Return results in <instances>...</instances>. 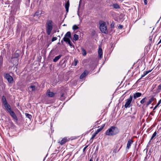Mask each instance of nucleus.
<instances>
[{
	"label": "nucleus",
	"instance_id": "nucleus-38",
	"mask_svg": "<svg viewBox=\"0 0 161 161\" xmlns=\"http://www.w3.org/2000/svg\"><path fill=\"white\" fill-rule=\"evenodd\" d=\"M88 147V145H87V146H86V147H84V148H83V151L84 153H85L86 149L87 147Z\"/></svg>",
	"mask_w": 161,
	"mask_h": 161
},
{
	"label": "nucleus",
	"instance_id": "nucleus-29",
	"mask_svg": "<svg viewBox=\"0 0 161 161\" xmlns=\"http://www.w3.org/2000/svg\"><path fill=\"white\" fill-rule=\"evenodd\" d=\"M78 27L76 25H74L72 27V29L75 31L78 29Z\"/></svg>",
	"mask_w": 161,
	"mask_h": 161
},
{
	"label": "nucleus",
	"instance_id": "nucleus-48",
	"mask_svg": "<svg viewBox=\"0 0 161 161\" xmlns=\"http://www.w3.org/2000/svg\"><path fill=\"white\" fill-rule=\"evenodd\" d=\"M11 19H14V18L13 17H11Z\"/></svg>",
	"mask_w": 161,
	"mask_h": 161
},
{
	"label": "nucleus",
	"instance_id": "nucleus-41",
	"mask_svg": "<svg viewBox=\"0 0 161 161\" xmlns=\"http://www.w3.org/2000/svg\"><path fill=\"white\" fill-rule=\"evenodd\" d=\"M146 75H145V74H144L143 75H142L141 76V78L139 79V80H140L141 79H142V78L143 77H144Z\"/></svg>",
	"mask_w": 161,
	"mask_h": 161
},
{
	"label": "nucleus",
	"instance_id": "nucleus-14",
	"mask_svg": "<svg viewBox=\"0 0 161 161\" xmlns=\"http://www.w3.org/2000/svg\"><path fill=\"white\" fill-rule=\"evenodd\" d=\"M105 124H103L102 125H101V127L100 128H98L95 131V132L97 134H98L99 132L101 130L103 129V128L105 126Z\"/></svg>",
	"mask_w": 161,
	"mask_h": 161
},
{
	"label": "nucleus",
	"instance_id": "nucleus-53",
	"mask_svg": "<svg viewBox=\"0 0 161 161\" xmlns=\"http://www.w3.org/2000/svg\"><path fill=\"white\" fill-rule=\"evenodd\" d=\"M80 22L82 21V19H80Z\"/></svg>",
	"mask_w": 161,
	"mask_h": 161
},
{
	"label": "nucleus",
	"instance_id": "nucleus-50",
	"mask_svg": "<svg viewBox=\"0 0 161 161\" xmlns=\"http://www.w3.org/2000/svg\"><path fill=\"white\" fill-rule=\"evenodd\" d=\"M149 40H150L151 41L152 40V39L150 38V37H149Z\"/></svg>",
	"mask_w": 161,
	"mask_h": 161
},
{
	"label": "nucleus",
	"instance_id": "nucleus-25",
	"mask_svg": "<svg viewBox=\"0 0 161 161\" xmlns=\"http://www.w3.org/2000/svg\"><path fill=\"white\" fill-rule=\"evenodd\" d=\"M161 103V99L159 100L158 103L157 105L154 107L153 109V110H154L156 109V108L158 107L159 105Z\"/></svg>",
	"mask_w": 161,
	"mask_h": 161
},
{
	"label": "nucleus",
	"instance_id": "nucleus-16",
	"mask_svg": "<svg viewBox=\"0 0 161 161\" xmlns=\"http://www.w3.org/2000/svg\"><path fill=\"white\" fill-rule=\"evenodd\" d=\"M88 74V72L87 71H84L80 75V79H82L85 77Z\"/></svg>",
	"mask_w": 161,
	"mask_h": 161
},
{
	"label": "nucleus",
	"instance_id": "nucleus-4",
	"mask_svg": "<svg viewBox=\"0 0 161 161\" xmlns=\"http://www.w3.org/2000/svg\"><path fill=\"white\" fill-rule=\"evenodd\" d=\"M46 32L47 34L50 35L53 29V22L51 20L47 21L46 24Z\"/></svg>",
	"mask_w": 161,
	"mask_h": 161
},
{
	"label": "nucleus",
	"instance_id": "nucleus-28",
	"mask_svg": "<svg viewBox=\"0 0 161 161\" xmlns=\"http://www.w3.org/2000/svg\"><path fill=\"white\" fill-rule=\"evenodd\" d=\"M25 115L26 117L28 118H29V119H31L32 116L31 115L28 113H25Z\"/></svg>",
	"mask_w": 161,
	"mask_h": 161
},
{
	"label": "nucleus",
	"instance_id": "nucleus-8",
	"mask_svg": "<svg viewBox=\"0 0 161 161\" xmlns=\"http://www.w3.org/2000/svg\"><path fill=\"white\" fill-rule=\"evenodd\" d=\"M37 89V87L35 85H31L28 88L29 93L35 92Z\"/></svg>",
	"mask_w": 161,
	"mask_h": 161
},
{
	"label": "nucleus",
	"instance_id": "nucleus-49",
	"mask_svg": "<svg viewBox=\"0 0 161 161\" xmlns=\"http://www.w3.org/2000/svg\"><path fill=\"white\" fill-rule=\"evenodd\" d=\"M61 42L62 43H63V41L62 40H61Z\"/></svg>",
	"mask_w": 161,
	"mask_h": 161
},
{
	"label": "nucleus",
	"instance_id": "nucleus-7",
	"mask_svg": "<svg viewBox=\"0 0 161 161\" xmlns=\"http://www.w3.org/2000/svg\"><path fill=\"white\" fill-rule=\"evenodd\" d=\"M133 96L130 95L129 98H128L126 102V103L124 105L125 108H130V103L132 101Z\"/></svg>",
	"mask_w": 161,
	"mask_h": 161
},
{
	"label": "nucleus",
	"instance_id": "nucleus-51",
	"mask_svg": "<svg viewBox=\"0 0 161 161\" xmlns=\"http://www.w3.org/2000/svg\"><path fill=\"white\" fill-rule=\"evenodd\" d=\"M98 149V147H97L96 150H97V149Z\"/></svg>",
	"mask_w": 161,
	"mask_h": 161
},
{
	"label": "nucleus",
	"instance_id": "nucleus-1",
	"mask_svg": "<svg viewBox=\"0 0 161 161\" xmlns=\"http://www.w3.org/2000/svg\"><path fill=\"white\" fill-rule=\"evenodd\" d=\"M1 101L6 110L16 121H17L18 120L17 117L14 112L12 110L11 106L8 103L5 96H2Z\"/></svg>",
	"mask_w": 161,
	"mask_h": 161
},
{
	"label": "nucleus",
	"instance_id": "nucleus-24",
	"mask_svg": "<svg viewBox=\"0 0 161 161\" xmlns=\"http://www.w3.org/2000/svg\"><path fill=\"white\" fill-rule=\"evenodd\" d=\"M81 50L82 51V54L83 56H85L86 54V50L83 48H81Z\"/></svg>",
	"mask_w": 161,
	"mask_h": 161
},
{
	"label": "nucleus",
	"instance_id": "nucleus-3",
	"mask_svg": "<svg viewBox=\"0 0 161 161\" xmlns=\"http://www.w3.org/2000/svg\"><path fill=\"white\" fill-rule=\"evenodd\" d=\"M14 3L11 11L13 15H15L17 11L19 10V6L22 0H13Z\"/></svg>",
	"mask_w": 161,
	"mask_h": 161
},
{
	"label": "nucleus",
	"instance_id": "nucleus-47",
	"mask_svg": "<svg viewBox=\"0 0 161 161\" xmlns=\"http://www.w3.org/2000/svg\"><path fill=\"white\" fill-rule=\"evenodd\" d=\"M89 161H93V160H92V159H91L89 160Z\"/></svg>",
	"mask_w": 161,
	"mask_h": 161
},
{
	"label": "nucleus",
	"instance_id": "nucleus-32",
	"mask_svg": "<svg viewBox=\"0 0 161 161\" xmlns=\"http://www.w3.org/2000/svg\"><path fill=\"white\" fill-rule=\"evenodd\" d=\"M97 134L95 132L92 135V137H91V139H93Z\"/></svg>",
	"mask_w": 161,
	"mask_h": 161
},
{
	"label": "nucleus",
	"instance_id": "nucleus-26",
	"mask_svg": "<svg viewBox=\"0 0 161 161\" xmlns=\"http://www.w3.org/2000/svg\"><path fill=\"white\" fill-rule=\"evenodd\" d=\"M65 37H68L69 38L71 37V33L69 31H68L67 32V33L65 35Z\"/></svg>",
	"mask_w": 161,
	"mask_h": 161
},
{
	"label": "nucleus",
	"instance_id": "nucleus-2",
	"mask_svg": "<svg viewBox=\"0 0 161 161\" xmlns=\"http://www.w3.org/2000/svg\"><path fill=\"white\" fill-rule=\"evenodd\" d=\"M119 132V130L117 127L112 126L106 131L105 134L108 136H113Z\"/></svg>",
	"mask_w": 161,
	"mask_h": 161
},
{
	"label": "nucleus",
	"instance_id": "nucleus-39",
	"mask_svg": "<svg viewBox=\"0 0 161 161\" xmlns=\"http://www.w3.org/2000/svg\"><path fill=\"white\" fill-rule=\"evenodd\" d=\"M123 26L122 25H119V26H118V28L119 29H121L123 28Z\"/></svg>",
	"mask_w": 161,
	"mask_h": 161
},
{
	"label": "nucleus",
	"instance_id": "nucleus-31",
	"mask_svg": "<svg viewBox=\"0 0 161 161\" xmlns=\"http://www.w3.org/2000/svg\"><path fill=\"white\" fill-rule=\"evenodd\" d=\"M157 134V133L156 131L153 134L151 139V140H152L156 136Z\"/></svg>",
	"mask_w": 161,
	"mask_h": 161
},
{
	"label": "nucleus",
	"instance_id": "nucleus-12",
	"mask_svg": "<svg viewBox=\"0 0 161 161\" xmlns=\"http://www.w3.org/2000/svg\"><path fill=\"white\" fill-rule=\"evenodd\" d=\"M156 98L154 97H152L150 98L149 101L147 102L146 104V107H147Z\"/></svg>",
	"mask_w": 161,
	"mask_h": 161
},
{
	"label": "nucleus",
	"instance_id": "nucleus-23",
	"mask_svg": "<svg viewBox=\"0 0 161 161\" xmlns=\"http://www.w3.org/2000/svg\"><path fill=\"white\" fill-rule=\"evenodd\" d=\"M147 97H145L143 98L141 101L140 103L142 104H143L147 100Z\"/></svg>",
	"mask_w": 161,
	"mask_h": 161
},
{
	"label": "nucleus",
	"instance_id": "nucleus-43",
	"mask_svg": "<svg viewBox=\"0 0 161 161\" xmlns=\"http://www.w3.org/2000/svg\"><path fill=\"white\" fill-rule=\"evenodd\" d=\"M113 152L115 153H116V151L115 149H114L113 151Z\"/></svg>",
	"mask_w": 161,
	"mask_h": 161
},
{
	"label": "nucleus",
	"instance_id": "nucleus-9",
	"mask_svg": "<svg viewBox=\"0 0 161 161\" xmlns=\"http://www.w3.org/2000/svg\"><path fill=\"white\" fill-rule=\"evenodd\" d=\"M70 140V138L65 137L63 138L58 143H59L61 145H62L65 144L66 142Z\"/></svg>",
	"mask_w": 161,
	"mask_h": 161
},
{
	"label": "nucleus",
	"instance_id": "nucleus-11",
	"mask_svg": "<svg viewBox=\"0 0 161 161\" xmlns=\"http://www.w3.org/2000/svg\"><path fill=\"white\" fill-rule=\"evenodd\" d=\"M133 142V141L132 140H129L127 142L126 146V149H129L130 148L131 144Z\"/></svg>",
	"mask_w": 161,
	"mask_h": 161
},
{
	"label": "nucleus",
	"instance_id": "nucleus-40",
	"mask_svg": "<svg viewBox=\"0 0 161 161\" xmlns=\"http://www.w3.org/2000/svg\"><path fill=\"white\" fill-rule=\"evenodd\" d=\"M144 4L146 5L147 4V0H144Z\"/></svg>",
	"mask_w": 161,
	"mask_h": 161
},
{
	"label": "nucleus",
	"instance_id": "nucleus-17",
	"mask_svg": "<svg viewBox=\"0 0 161 161\" xmlns=\"http://www.w3.org/2000/svg\"><path fill=\"white\" fill-rule=\"evenodd\" d=\"M69 1H68L65 4V7L66 9V11L67 13L69 11Z\"/></svg>",
	"mask_w": 161,
	"mask_h": 161
},
{
	"label": "nucleus",
	"instance_id": "nucleus-21",
	"mask_svg": "<svg viewBox=\"0 0 161 161\" xmlns=\"http://www.w3.org/2000/svg\"><path fill=\"white\" fill-rule=\"evenodd\" d=\"M79 39V36L76 34H75L74 35L73 39L75 41H77Z\"/></svg>",
	"mask_w": 161,
	"mask_h": 161
},
{
	"label": "nucleus",
	"instance_id": "nucleus-13",
	"mask_svg": "<svg viewBox=\"0 0 161 161\" xmlns=\"http://www.w3.org/2000/svg\"><path fill=\"white\" fill-rule=\"evenodd\" d=\"M142 93L140 92H136L133 94V98L136 99L137 98L140 97L142 95Z\"/></svg>",
	"mask_w": 161,
	"mask_h": 161
},
{
	"label": "nucleus",
	"instance_id": "nucleus-10",
	"mask_svg": "<svg viewBox=\"0 0 161 161\" xmlns=\"http://www.w3.org/2000/svg\"><path fill=\"white\" fill-rule=\"evenodd\" d=\"M98 53L99 58L101 59L103 57V52L101 47H99Z\"/></svg>",
	"mask_w": 161,
	"mask_h": 161
},
{
	"label": "nucleus",
	"instance_id": "nucleus-46",
	"mask_svg": "<svg viewBox=\"0 0 161 161\" xmlns=\"http://www.w3.org/2000/svg\"><path fill=\"white\" fill-rule=\"evenodd\" d=\"M63 96H64V94H62L61 95V97H63Z\"/></svg>",
	"mask_w": 161,
	"mask_h": 161
},
{
	"label": "nucleus",
	"instance_id": "nucleus-20",
	"mask_svg": "<svg viewBox=\"0 0 161 161\" xmlns=\"http://www.w3.org/2000/svg\"><path fill=\"white\" fill-rule=\"evenodd\" d=\"M6 53V50L5 48L3 49L1 52V56H2V57H3V56H4Z\"/></svg>",
	"mask_w": 161,
	"mask_h": 161
},
{
	"label": "nucleus",
	"instance_id": "nucleus-37",
	"mask_svg": "<svg viewBox=\"0 0 161 161\" xmlns=\"http://www.w3.org/2000/svg\"><path fill=\"white\" fill-rule=\"evenodd\" d=\"M78 62V61L77 60H74V66H76L77 63Z\"/></svg>",
	"mask_w": 161,
	"mask_h": 161
},
{
	"label": "nucleus",
	"instance_id": "nucleus-18",
	"mask_svg": "<svg viewBox=\"0 0 161 161\" xmlns=\"http://www.w3.org/2000/svg\"><path fill=\"white\" fill-rule=\"evenodd\" d=\"M54 95V94L52 92H51L50 91L48 92V90L47 91V95L49 97H53Z\"/></svg>",
	"mask_w": 161,
	"mask_h": 161
},
{
	"label": "nucleus",
	"instance_id": "nucleus-36",
	"mask_svg": "<svg viewBox=\"0 0 161 161\" xmlns=\"http://www.w3.org/2000/svg\"><path fill=\"white\" fill-rule=\"evenodd\" d=\"M68 44L70 46H72V43L71 42L70 40H69V41L67 42Z\"/></svg>",
	"mask_w": 161,
	"mask_h": 161
},
{
	"label": "nucleus",
	"instance_id": "nucleus-5",
	"mask_svg": "<svg viewBox=\"0 0 161 161\" xmlns=\"http://www.w3.org/2000/svg\"><path fill=\"white\" fill-rule=\"evenodd\" d=\"M100 29L101 32L104 34H106L108 32L106 23L103 22L100 24Z\"/></svg>",
	"mask_w": 161,
	"mask_h": 161
},
{
	"label": "nucleus",
	"instance_id": "nucleus-27",
	"mask_svg": "<svg viewBox=\"0 0 161 161\" xmlns=\"http://www.w3.org/2000/svg\"><path fill=\"white\" fill-rule=\"evenodd\" d=\"M113 7L115 9H119L120 8L119 6L117 4H114L113 5Z\"/></svg>",
	"mask_w": 161,
	"mask_h": 161
},
{
	"label": "nucleus",
	"instance_id": "nucleus-42",
	"mask_svg": "<svg viewBox=\"0 0 161 161\" xmlns=\"http://www.w3.org/2000/svg\"><path fill=\"white\" fill-rule=\"evenodd\" d=\"M93 139H91V138L90 140V143H92L93 142Z\"/></svg>",
	"mask_w": 161,
	"mask_h": 161
},
{
	"label": "nucleus",
	"instance_id": "nucleus-34",
	"mask_svg": "<svg viewBox=\"0 0 161 161\" xmlns=\"http://www.w3.org/2000/svg\"><path fill=\"white\" fill-rule=\"evenodd\" d=\"M151 71H152V70H150L149 71H145V72H144V74H145V75H146L148 73L151 72Z\"/></svg>",
	"mask_w": 161,
	"mask_h": 161
},
{
	"label": "nucleus",
	"instance_id": "nucleus-30",
	"mask_svg": "<svg viewBox=\"0 0 161 161\" xmlns=\"http://www.w3.org/2000/svg\"><path fill=\"white\" fill-rule=\"evenodd\" d=\"M63 39L64 41L66 42H67L69 41V40H70L69 38H67L66 37H65V36L64 37Z\"/></svg>",
	"mask_w": 161,
	"mask_h": 161
},
{
	"label": "nucleus",
	"instance_id": "nucleus-22",
	"mask_svg": "<svg viewBox=\"0 0 161 161\" xmlns=\"http://www.w3.org/2000/svg\"><path fill=\"white\" fill-rule=\"evenodd\" d=\"M6 48L7 49V54H8V53H10V49H9L10 45L8 44H6Z\"/></svg>",
	"mask_w": 161,
	"mask_h": 161
},
{
	"label": "nucleus",
	"instance_id": "nucleus-33",
	"mask_svg": "<svg viewBox=\"0 0 161 161\" xmlns=\"http://www.w3.org/2000/svg\"><path fill=\"white\" fill-rule=\"evenodd\" d=\"M57 39V38L56 37H53L52 38V41L53 42L56 40Z\"/></svg>",
	"mask_w": 161,
	"mask_h": 161
},
{
	"label": "nucleus",
	"instance_id": "nucleus-45",
	"mask_svg": "<svg viewBox=\"0 0 161 161\" xmlns=\"http://www.w3.org/2000/svg\"><path fill=\"white\" fill-rule=\"evenodd\" d=\"M151 140L149 141V142L148 143V144H150V142Z\"/></svg>",
	"mask_w": 161,
	"mask_h": 161
},
{
	"label": "nucleus",
	"instance_id": "nucleus-6",
	"mask_svg": "<svg viewBox=\"0 0 161 161\" xmlns=\"http://www.w3.org/2000/svg\"><path fill=\"white\" fill-rule=\"evenodd\" d=\"M3 77L7 80L9 83H12L13 82V78L8 73H4L3 74Z\"/></svg>",
	"mask_w": 161,
	"mask_h": 161
},
{
	"label": "nucleus",
	"instance_id": "nucleus-15",
	"mask_svg": "<svg viewBox=\"0 0 161 161\" xmlns=\"http://www.w3.org/2000/svg\"><path fill=\"white\" fill-rule=\"evenodd\" d=\"M44 13V12L41 10H37L34 16H39V15H41L42 14H43Z\"/></svg>",
	"mask_w": 161,
	"mask_h": 161
},
{
	"label": "nucleus",
	"instance_id": "nucleus-44",
	"mask_svg": "<svg viewBox=\"0 0 161 161\" xmlns=\"http://www.w3.org/2000/svg\"><path fill=\"white\" fill-rule=\"evenodd\" d=\"M161 43V39L158 42V44H160Z\"/></svg>",
	"mask_w": 161,
	"mask_h": 161
},
{
	"label": "nucleus",
	"instance_id": "nucleus-35",
	"mask_svg": "<svg viewBox=\"0 0 161 161\" xmlns=\"http://www.w3.org/2000/svg\"><path fill=\"white\" fill-rule=\"evenodd\" d=\"M157 89L159 91L161 90V84L158 86Z\"/></svg>",
	"mask_w": 161,
	"mask_h": 161
},
{
	"label": "nucleus",
	"instance_id": "nucleus-52",
	"mask_svg": "<svg viewBox=\"0 0 161 161\" xmlns=\"http://www.w3.org/2000/svg\"><path fill=\"white\" fill-rule=\"evenodd\" d=\"M153 108V107H152L150 108Z\"/></svg>",
	"mask_w": 161,
	"mask_h": 161
},
{
	"label": "nucleus",
	"instance_id": "nucleus-19",
	"mask_svg": "<svg viewBox=\"0 0 161 161\" xmlns=\"http://www.w3.org/2000/svg\"><path fill=\"white\" fill-rule=\"evenodd\" d=\"M61 57V55H59L55 57L53 60V61L55 62H57Z\"/></svg>",
	"mask_w": 161,
	"mask_h": 161
}]
</instances>
